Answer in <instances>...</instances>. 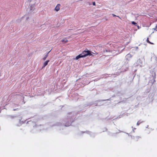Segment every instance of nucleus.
I'll return each mask as SVG.
<instances>
[{"instance_id": "16", "label": "nucleus", "mask_w": 157, "mask_h": 157, "mask_svg": "<svg viewBox=\"0 0 157 157\" xmlns=\"http://www.w3.org/2000/svg\"><path fill=\"white\" fill-rule=\"evenodd\" d=\"M31 0H30V2H31Z\"/></svg>"}, {"instance_id": "13", "label": "nucleus", "mask_w": 157, "mask_h": 157, "mask_svg": "<svg viewBox=\"0 0 157 157\" xmlns=\"http://www.w3.org/2000/svg\"><path fill=\"white\" fill-rule=\"evenodd\" d=\"M93 5L95 6L96 5L95 3V2H93Z\"/></svg>"}, {"instance_id": "14", "label": "nucleus", "mask_w": 157, "mask_h": 157, "mask_svg": "<svg viewBox=\"0 0 157 157\" xmlns=\"http://www.w3.org/2000/svg\"><path fill=\"white\" fill-rule=\"evenodd\" d=\"M137 28H138V29H140L141 28V27H140V26H139L138 25H137Z\"/></svg>"}, {"instance_id": "15", "label": "nucleus", "mask_w": 157, "mask_h": 157, "mask_svg": "<svg viewBox=\"0 0 157 157\" xmlns=\"http://www.w3.org/2000/svg\"><path fill=\"white\" fill-rule=\"evenodd\" d=\"M113 16V17H115V16H116V15H114V14H112Z\"/></svg>"}, {"instance_id": "8", "label": "nucleus", "mask_w": 157, "mask_h": 157, "mask_svg": "<svg viewBox=\"0 0 157 157\" xmlns=\"http://www.w3.org/2000/svg\"><path fill=\"white\" fill-rule=\"evenodd\" d=\"M147 42L148 43H149L150 44H153V43H151V42H150L149 40H148V38H147Z\"/></svg>"}, {"instance_id": "4", "label": "nucleus", "mask_w": 157, "mask_h": 157, "mask_svg": "<svg viewBox=\"0 0 157 157\" xmlns=\"http://www.w3.org/2000/svg\"><path fill=\"white\" fill-rule=\"evenodd\" d=\"M50 51H49L47 53V54H46L44 56V57L43 58V60H45L46 59V58L48 57V54Z\"/></svg>"}, {"instance_id": "17", "label": "nucleus", "mask_w": 157, "mask_h": 157, "mask_svg": "<svg viewBox=\"0 0 157 157\" xmlns=\"http://www.w3.org/2000/svg\"><path fill=\"white\" fill-rule=\"evenodd\" d=\"M129 54H128L127 56H129Z\"/></svg>"}, {"instance_id": "10", "label": "nucleus", "mask_w": 157, "mask_h": 157, "mask_svg": "<svg viewBox=\"0 0 157 157\" xmlns=\"http://www.w3.org/2000/svg\"><path fill=\"white\" fill-rule=\"evenodd\" d=\"M132 23L133 24V25H136V26H137L136 25H137V23L136 22H135L134 21H132Z\"/></svg>"}, {"instance_id": "6", "label": "nucleus", "mask_w": 157, "mask_h": 157, "mask_svg": "<svg viewBox=\"0 0 157 157\" xmlns=\"http://www.w3.org/2000/svg\"><path fill=\"white\" fill-rule=\"evenodd\" d=\"M34 4L33 5H32L31 6H30V10H33L34 8Z\"/></svg>"}, {"instance_id": "9", "label": "nucleus", "mask_w": 157, "mask_h": 157, "mask_svg": "<svg viewBox=\"0 0 157 157\" xmlns=\"http://www.w3.org/2000/svg\"><path fill=\"white\" fill-rule=\"evenodd\" d=\"M23 17H22L21 18H19L17 20V21L18 22H20V21L21 20H22V19H23Z\"/></svg>"}, {"instance_id": "7", "label": "nucleus", "mask_w": 157, "mask_h": 157, "mask_svg": "<svg viewBox=\"0 0 157 157\" xmlns=\"http://www.w3.org/2000/svg\"><path fill=\"white\" fill-rule=\"evenodd\" d=\"M62 41L63 42L66 43L68 41V40L66 39H65L62 40Z\"/></svg>"}, {"instance_id": "12", "label": "nucleus", "mask_w": 157, "mask_h": 157, "mask_svg": "<svg viewBox=\"0 0 157 157\" xmlns=\"http://www.w3.org/2000/svg\"><path fill=\"white\" fill-rule=\"evenodd\" d=\"M154 30L157 31V26H156L155 28L153 29Z\"/></svg>"}, {"instance_id": "3", "label": "nucleus", "mask_w": 157, "mask_h": 157, "mask_svg": "<svg viewBox=\"0 0 157 157\" xmlns=\"http://www.w3.org/2000/svg\"><path fill=\"white\" fill-rule=\"evenodd\" d=\"M60 5L59 4H57L55 9V10L56 11H59L60 9Z\"/></svg>"}, {"instance_id": "2", "label": "nucleus", "mask_w": 157, "mask_h": 157, "mask_svg": "<svg viewBox=\"0 0 157 157\" xmlns=\"http://www.w3.org/2000/svg\"><path fill=\"white\" fill-rule=\"evenodd\" d=\"M49 60H47L46 61L43 63V66L42 67V68L43 69L48 64V63L49 62Z\"/></svg>"}, {"instance_id": "1", "label": "nucleus", "mask_w": 157, "mask_h": 157, "mask_svg": "<svg viewBox=\"0 0 157 157\" xmlns=\"http://www.w3.org/2000/svg\"><path fill=\"white\" fill-rule=\"evenodd\" d=\"M97 54L98 53H94L93 52L89 51H84L82 52V53L81 54L82 56L83 57H85L87 56H93V54Z\"/></svg>"}, {"instance_id": "5", "label": "nucleus", "mask_w": 157, "mask_h": 157, "mask_svg": "<svg viewBox=\"0 0 157 157\" xmlns=\"http://www.w3.org/2000/svg\"><path fill=\"white\" fill-rule=\"evenodd\" d=\"M81 57H83V56H82V55H81V54H79V55H78V56H77L76 58H75V59H76V60H77L78 59L80 58H81Z\"/></svg>"}, {"instance_id": "11", "label": "nucleus", "mask_w": 157, "mask_h": 157, "mask_svg": "<svg viewBox=\"0 0 157 157\" xmlns=\"http://www.w3.org/2000/svg\"><path fill=\"white\" fill-rule=\"evenodd\" d=\"M141 123V122H140V121H139L137 122V125H139Z\"/></svg>"}]
</instances>
